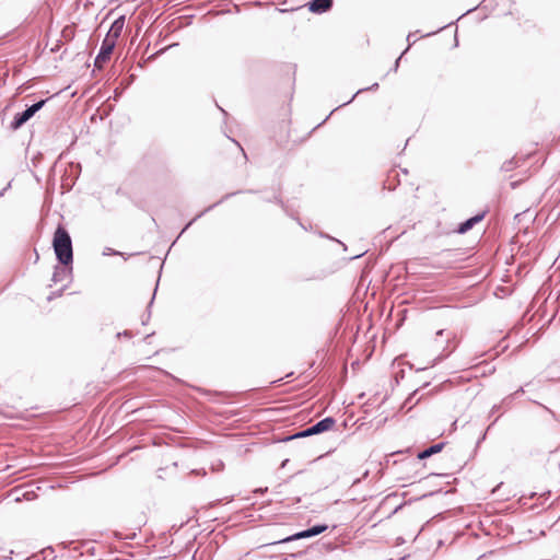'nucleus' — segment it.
<instances>
[{
    "mask_svg": "<svg viewBox=\"0 0 560 560\" xmlns=\"http://www.w3.org/2000/svg\"><path fill=\"white\" fill-rule=\"evenodd\" d=\"M442 335H443V330L442 329L436 332V336H442Z\"/></svg>",
    "mask_w": 560,
    "mask_h": 560,
    "instance_id": "obj_10",
    "label": "nucleus"
},
{
    "mask_svg": "<svg viewBox=\"0 0 560 560\" xmlns=\"http://www.w3.org/2000/svg\"><path fill=\"white\" fill-rule=\"evenodd\" d=\"M115 45L116 43H114L113 40L104 38L100 52L95 58V67L102 68L104 63L108 61L115 48Z\"/></svg>",
    "mask_w": 560,
    "mask_h": 560,
    "instance_id": "obj_4",
    "label": "nucleus"
},
{
    "mask_svg": "<svg viewBox=\"0 0 560 560\" xmlns=\"http://www.w3.org/2000/svg\"><path fill=\"white\" fill-rule=\"evenodd\" d=\"M45 104V101L37 102L36 104L30 106L27 109H25L22 114H19L14 117V120L12 121V128L19 129L22 127L27 120H30L35 113H37L43 105Z\"/></svg>",
    "mask_w": 560,
    "mask_h": 560,
    "instance_id": "obj_2",
    "label": "nucleus"
},
{
    "mask_svg": "<svg viewBox=\"0 0 560 560\" xmlns=\"http://www.w3.org/2000/svg\"><path fill=\"white\" fill-rule=\"evenodd\" d=\"M124 26H125V18L120 16L117 20L114 21V23L112 24V26H110V28H109V31H108V33H107L105 38L106 39H110L114 43H116L118 37L122 33Z\"/></svg>",
    "mask_w": 560,
    "mask_h": 560,
    "instance_id": "obj_6",
    "label": "nucleus"
},
{
    "mask_svg": "<svg viewBox=\"0 0 560 560\" xmlns=\"http://www.w3.org/2000/svg\"><path fill=\"white\" fill-rule=\"evenodd\" d=\"M326 529H327L326 525H316V526H313L312 528H308L306 530L299 532V533H296L294 535H291V536H288L285 538H282L280 540L276 541L275 544H282V542H288V541H292V540L310 538V537H313V536H316V535H319V534L324 533Z\"/></svg>",
    "mask_w": 560,
    "mask_h": 560,
    "instance_id": "obj_3",
    "label": "nucleus"
},
{
    "mask_svg": "<svg viewBox=\"0 0 560 560\" xmlns=\"http://www.w3.org/2000/svg\"><path fill=\"white\" fill-rule=\"evenodd\" d=\"M443 447V444H435V445H432L431 447L424 450L423 452H421L418 457L420 459H424L429 456H431L432 454H435V453H439Z\"/></svg>",
    "mask_w": 560,
    "mask_h": 560,
    "instance_id": "obj_9",
    "label": "nucleus"
},
{
    "mask_svg": "<svg viewBox=\"0 0 560 560\" xmlns=\"http://www.w3.org/2000/svg\"><path fill=\"white\" fill-rule=\"evenodd\" d=\"M52 246L57 259L63 264L69 265L72 262V243L69 233L65 228L58 226L54 234Z\"/></svg>",
    "mask_w": 560,
    "mask_h": 560,
    "instance_id": "obj_1",
    "label": "nucleus"
},
{
    "mask_svg": "<svg viewBox=\"0 0 560 560\" xmlns=\"http://www.w3.org/2000/svg\"><path fill=\"white\" fill-rule=\"evenodd\" d=\"M332 0H312L310 10L312 12L322 13L330 9Z\"/></svg>",
    "mask_w": 560,
    "mask_h": 560,
    "instance_id": "obj_7",
    "label": "nucleus"
},
{
    "mask_svg": "<svg viewBox=\"0 0 560 560\" xmlns=\"http://www.w3.org/2000/svg\"><path fill=\"white\" fill-rule=\"evenodd\" d=\"M335 424V420L332 418H325L312 425L311 428L304 430L303 432L296 434V436H310L314 434H318L325 431L330 430Z\"/></svg>",
    "mask_w": 560,
    "mask_h": 560,
    "instance_id": "obj_5",
    "label": "nucleus"
},
{
    "mask_svg": "<svg viewBox=\"0 0 560 560\" xmlns=\"http://www.w3.org/2000/svg\"><path fill=\"white\" fill-rule=\"evenodd\" d=\"M483 219V213L481 214H477L468 220H466L465 222H463L459 228H458V232L459 233H466L467 231H469L476 223L480 222L481 220Z\"/></svg>",
    "mask_w": 560,
    "mask_h": 560,
    "instance_id": "obj_8",
    "label": "nucleus"
}]
</instances>
